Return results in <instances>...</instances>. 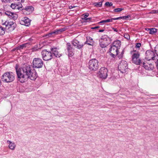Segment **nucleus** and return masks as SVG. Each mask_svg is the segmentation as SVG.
<instances>
[{
    "mask_svg": "<svg viewBox=\"0 0 158 158\" xmlns=\"http://www.w3.org/2000/svg\"><path fill=\"white\" fill-rule=\"evenodd\" d=\"M15 70L18 81L23 83L28 78L34 80L37 77V74L35 70H32L30 65H25L23 67L18 68L17 64L15 66Z\"/></svg>",
    "mask_w": 158,
    "mask_h": 158,
    "instance_id": "1",
    "label": "nucleus"
},
{
    "mask_svg": "<svg viewBox=\"0 0 158 158\" xmlns=\"http://www.w3.org/2000/svg\"><path fill=\"white\" fill-rule=\"evenodd\" d=\"M15 79V74L11 72L5 73L1 76L2 81L6 83L13 82Z\"/></svg>",
    "mask_w": 158,
    "mask_h": 158,
    "instance_id": "2",
    "label": "nucleus"
},
{
    "mask_svg": "<svg viewBox=\"0 0 158 158\" xmlns=\"http://www.w3.org/2000/svg\"><path fill=\"white\" fill-rule=\"evenodd\" d=\"M99 62L96 58L90 60L87 64V66L90 71L94 72L99 68Z\"/></svg>",
    "mask_w": 158,
    "mask_h": 158,
    "instance_id": "3",
    "label": "nucleus"
},
{
    "mask_svg": "<svg viewBox=\"0 0 158 158\" xmlns=\"http://www.w3.org/2000/svg\"><path fill=\"white\" fill-rule=\"evenodd\" d=\"M118 70L122 73H126L128 69L127 62L124 60H122L118 65Z\"/></svg>",
    "mask_w": 158,
    "mask_h": 158,
    "instance_id": "4",
    "label": "nucleus"
},
{
    "mask_svg": "<svg viewBox=\"0 0 158 158\" xmlns=\"http://www.w3.org/2000/svg\"><path fill=\"white\" fill-rule=\"evenodd\" d=\"M43 61L39 58H35L32 62V67L34 68L40 69L43 67Z\"/></svg>",
    "mask_w": 158,
    "mask_h": 158,
    "instance_id": "5",
    "label": "nucleus"
},
{
    "mask_svg": "<svg viewBox=\"0 0 158 158\" xmlns=\"http://www.w3.org/2000/svg\"><path fill=\"white\" fill-rule=\"evenodd\" d=\"M43 59L46 61L51 60L52 58V54L51 51H47V49L42 50L41 52Z\"/></svg>",
    "mask_w": 158,
    "mask_h": 158,
    "instance_id": "6",
    "label": "nucleus"
},
{
    "mask_svg": "<svg viewBox=\"0 0 158 158\" xmlns=\"http://www.w3.org/2000/svg\"><path fill=\"white\" fill-rule=\"evenodd\" d=\"M139 56L140 53L138 52L133 53L132 56V63L136 65H140L142 62L141 60L139 59Z\"/></svg>",
    "mask_w": 158,
    "mask_h": 158,
    "instance_id": "7",
    "label": "nucleus"
},
{
    "mask_svg": "<svg viewBox=\"0 0 158 158\" xmlns=\"http://www.w3.org/2000/svg\"><path fill=\"white\" fill-rule=\"evenodd\" d=\"M145 56V58L147 60H155L157 59V58L156 57L154 52L150 50H148L146 51Z\"/></svg>",
    "mask_w": 158,
    "mask_h": 158,
    "instance_id": "8",
    "label": "nucleus"
},
{
    "mask_svg": "<svg viewBox=\"0 0 158 158\" xmlns=\"http://www.w3.org/2000/svg\"><path fill=\"white\" fill-rule=\"evenodd\" d=\"M108 69L105 67H102L99 71L98 74L99 78L106 79L107 77Z\"/></svg>",
    "mask_w": 158,
    "mask_h": 158,
    "instance_id": "9",
    "label": "nucleus"
},
{
    "mask_svg": "<svg viewBox=\"0 0 158 158\" xmlns=\"http://www.w3.org/2000/svg\"><path fill=\"white\" fill-rule=\"evenodd\" d=\"M2 25H5L6 27L8 29H10L9 30L10 31H13L15 28L16 24L15 23L13 22H8L6 21L4 23H2Z\"/></svg>",
    "mask_w": 158,
    "mask_h": 158,
    "instance_id": "10",
    "label": "nucleus"
},
{
    "mask_svg": "<svg viewBox=\"0 0 158 158\" xmlns=\"http://www.w3.org/2000/svg\"><path fill=\"white\" fill-rule=\"evenodd\" d=\"M5 14L6 15H7L9 18L12 19L14 20L17 19L18 17V15L17 14L14 12H11L9 11H6L5 12Z\"/></svg>",
    "mask_w": 158,
    "mask_h": 158,
    "instance_id": "11",
    "label": "nucleus"
},
{
    "mask_svg": "<svg viewBox=\"0 0 158 158\" xmlns=\"http://www.w3.org/2000/svg\"><path fill=\"white\" fill-rule=\"evenodd\" d=\"M66 48L68 52V56L69 57L73 56L74 54L73 52L74 49L72 47L71 44L68 43L66 44Z\"/></svg>",
    "mask_w": 158,
    "mask_h": 158,
    "instance_id": "12",
    "label": "nucleus"
},
{
    "mask_svg": "<svg viewBox=\"0 0 158 158\" xmlns=\"http://www.w3.org/2000/svg\"><path fill=\"white\" fill-rule=\"evenodd\" d=\"M72 44L74 46L79 49L82 48L84 45V44L81 43L77 40H74L72 41Z\"/></svg>",
    "mask_w": 158,
    "mask_h": 158,
    "instance_id": "13",
    "label": "nucleus"
},
{
    "mask_svg": "<svg viewBox=\"0 0 158 158\" xmlns=\"http://www.w3.org/2000/svg\"><path fill=\"white\" fill-rule=\"evenodd\" d=\"M31 20L27 17H24L23 19L19 21L20 23L22 25L28 26L30 24Z\"/></svg>",
    "mask_w": 158,
    "mask_h": 158,
    "instance_id": "14",
    "label": "nucleus"
},
{
    "mask_svg": "<svg viewBox=\"0 0 158 158\" xmlns=\"http://www.w3.org/2000/svg\"><path fill=\"white\" fill-rule=\"evenodd\" d=\"M111 40L110 38H108V41H101L99 40V44L100 46L102 48L106 47L111 42Z\"/></svg>",
    "mask_w": 158,
    "mask_h": 158,
    "instance_id": "15",
    "label": "nucleus"
},
{
    "mask_svg": "<svg viewBox=\"0 0 158 158\" xmlns=\"http://www.w3.org/2000/svg\"><path fill=\"white\" fill-rule=\"evenodd\" d=\"M50 50L52 55H53L56 57H60L61 56V54L59 53L58 51V49L56 48H51Z\"/></svg>",
    "mask_w": 158,
    "mask_h": 158,
    "instance_id": "16",
    "label": "nucleus"
},
{
    "mask_svg": "<svg viewBox=\"0 0 158 158\" xmlns=\"http://www.w3.org/2000/svg\"><path fill=\"white\" fill-rule=\"evenodd\" d=\"M84 44H87L89 45H93L94 41L93 39L90 37H87L86 41L85 42Z\"/></svg>",
    "mask_w": 158,
    "mask_h": 158,
    "instance_id": "17",
    "label": "nucleus"
},
{
    "mask_svg": "<svg viewBox=\"0 0 158 158\" xmlns=\"http://www.w3.org/2000/svg\"><path fill=\"white\" fill-rule=\"evenodd\" d=\"M118 49H119V48L116 47V46H114L111 45L110 49V52L116 53V55H118Z\"/></svg>",
    "mask_w": 158,
    "mask_h": 158,
    "instance_id": "18",
    "label": "nucleus"
},
{
    "mask_svg": "<svg viewBox=\"0 0 158 158\" xmlns=\"http://www.w3.org/2000/svg\"><path fill=\"white\" fill-rule=\"evenodd\" d=\"M131 15H129L127 16H120L118 17L114 18H113V20H116L122 19H125L126 20H128L130 19L129 18L131 17Z\"/></svg>",
    "mask_w": 158,
    "mask_h": 158,
    "instance_id": "19",
    "label": "nucleus"
},
{
    "mask_svg": "<svg viewBox=\"0 0 158 158\" xmlns=\"http://www.w3.org/2000/svg\"><path fill=\"white\" fill-rule=\"evenodd\" d=\"M21 9L25 10L30 13L32 12L34 10V7L31 6H26L24 9L21 8Z\"/></svg>",
    "mask_w": 158,
    "mask_h": 158,
    "instance_id": "20",
    "label": "nucleus"
},
{
    "mask_svg": "<svg viewBox=\"0 0 158 158\" xmlns=\"http://www.w3.org/2000/svg\"><path fill=\"white\" fill-rule=\"evenodd\" d=\"M10 7L13 9H17L20 10H22L21 8H22V7L18 6V5H17L16 2L12 3L10 5Z\"/></svg>",
    "mask_w": 158,
    "mask_h": 158,
    "instance_id": "21",
    "label": "nucleus"
},
{
    "mask_svg": "<svg viewBox=\"0 0 158 158\" xmlns=\"http://www.w3.org/2000/svg\"><path fill=\"white\" fill-rule=\"evenodd\" d=\"M121 43L120 40H117L114 41L112 44V45L115 46H116V47L120 48L121 46Z\"/></svg>",
    "mask_w": 158,
    "mask_h": 158,
    "instance_id": "22",
    "label": "nucleus"
},
{
    "mask_svg": "<svg viewBox=\"0 0 158 158\" xmlns=\"http://www.w3.org/2000/svg\"><path fill=\"white\" fill-rule=\"evenodd\" d=\"M143 67L146 69L149 70H152V67L150 66H151L152 65L151 64H148L145 62H143Z\"/></svg>",
    "mask_w": 158,
    "mask_h": 158,
    "instance_id": "23",
    "label": "nucleus"
},
{
    "mask_svg": "<svg viewBox=\"0 0 158 158\" xmlns=\"http://www.w3.org/2000/svg\"><path fill=\"white\" fill-rule=\"evenodd\" d=\"M7 142L9 143V148L12 150H14L15 147V143L9 140H8Z\"/></svg>",
    "mask_w": 158,
    "mask_h": 158,
    "instance_id": "24",
    "label": "nucleus"
},
{
    "mask_svg": "<svg viewBox=\"0 0 158 158\" xmlns=\"http://www.w3.org/2000/svg\"><path fill=\"white\" fill-rule=\"evenodd\" d=\"M67 29L65 27H63L59 29H56L55 30L56 35L60 34L62 32L65 31Z\"/></svg>",
    "mask_w": 158,
    "mask_h": 158,
    "instance_id": "25",
    "label": "nucleus"
},
{
    "mask_svg": "<svg viewBox=\"0 0 158 158\" xmlns=\"http://www.w3.org/2000/svg\"><path fill=\"white\" fill-rule=\"evenodd\" d=\"M28 44H30V43H26L20 45L17 47V50H21L23 49L24 48H25Z\"/></svg>",
    "mask_w": 158,
    "mask_h": 158,
    "instance_id": "26",
    "label": "nucleus"
},
{
    "mask_svg": "<svg viewBox=\"0 0 158 158\" xmlns=\"http://www.w3.org/2000/svg\"><path fill=\"white\" fill-rule=\"evenodd\" d=\"M113 18H112L111 19H108L106 20H102L101 21L99 22L98 23L100 24V23H104L110 22H112V20H113Z\"/></svg>",
    "mask_w": 158,
    "mask_h": 158,
    "instance_id": "27",
    "label": "nucleus"
},
{
    "mask_svg": "<svg viewBox=\"0 0 158 158\" xmlns=\"http://www.w3.org/2000/svg\"><path fill=\"white\" fill-rule=\"evenodd\" d=\"M5 32V29L0 25V35H3Z\"/></svg>",
    "mask_w": 158,
    "mask_h": 158,
    "instance_id": "28",
    "label": "nucleus"
},
{
    "mask_svg": "<svg viewBox=\"0 0 158 158\" xmlns=\"http://www.w3.org/2000/svg\"><path fill=\"white\" fill-rule=\"evenodd\" d=\"M108 38H109L107 35H104L101 37L100 40L103 41H108Z\"/></svg>",
    "mask_w": 158,
    "mask_h": 158,
    "instance_id": "29",
    "label": "nucleus"
},
{
    "mask_svg": "<svg viewBox=\"0 0 158 158\" xmlns=\"http://www.w3.org/2000/svg\"><path fill=\"white\" fill-rule=\"evenodd\" d=\"M55 32H55V31H53L52 32H50L48 34H46L45 35V36L48 37H51L52 36H53L54 35H56Z\"/></svg>",
    "mask_w": 158,
    "mask_h": 158,
    "instance_id": "30",
    "label": "nucleus"
},
{
    "mask_svg": "<svg viewBox=\"0 0 158 158\" xmlns=\"http://www.w3.org/2000/svg\"><path fill=\"white\" fill-rule=\"evenodd\" d=\"M157 29L155 28H150V31L149 32V33L150 34H153L155 33H156L157 31Z\"/></svg>",
    "mask_w": 158,
    "mask_h": 158,
    "instance_id": "31",
    "label": "nucleus"
},
{
    "mask_svg": "<svg viewBox=\"0 0 158 158\" xmlns=\"http://www.w3.org/2000/svg\"><path fill=\"white\" fill-rule=\"evenodd\" d=\"M95 6L97 7H101L102 5V2H95L94 3Z\"/></svg>",
    "mask_w": 158,
    "mask_h": 158,
    "instance_id": "32",
    "label": "nucleus"
},
{
    "mask_svg": "<svg viewBox=\"0 0 158 158\" xmlns=\"http://www.w3.org/2000/svg\"><path fill=\"white\" fill-rule=\"evenodd\" d=\"M123 10V8H117L114 9V11L115 12H120L122 11Z\"/></svg>",
    "mask_w": 158,
    "mask_h": 158,
    "instance_id": "33",
    "label": "nucleus"
},
{
    "mask_svg": "<svg viewBox=\"0 0 158 158\" xmlns=\"http://www.w3.org/2000/svg\"><path fill=\"white\" fill-rule=\"evenodd\" d=\"M105 5L108 7H110L113 6V3L112 2H106L105 3Z\"/></svg>",
    "mask_w": 158,
    "mask_h": 158,
    "instance_id": "34",
    "label": "nucleus"
},
{
    "mask_svg": "<svg viewBox=\"0 0 158 158\" xmlns=\"http://www.w3.org/2000/svg\"><path fill=\"white\" fill-rule=\"evenodd\" d=\"M89 15V14L88 13H86L85 14H83L82 15V16H83L84 18H82V19L83 20H85L87 18V17H88Z\"/></svg>",
    "mask_w": 158,
    "mask_h": 158,
    "instance_id": "35",
    "label": "nucleus"
},
{
    "mask_svg": "<svg viewBox=\"0 0 158 158\" xmlns=\"http://www.w3.org/2000/svg\"><path fill=\"white\" fill-rule=\"evenodd\" d=\"M154 51L155 53L157 56V58H158V45L155 47Z\"/></svg>",
    "mask_w": 158,
    "mask_h": 158,
    "instance_id": "36",
    "label": "nucleus"
},
{
    "mask_svg": "<svg viewBox=\"0 0 158 158\" xmlns=\"http://www.w3.org/2000/svg\"><path fill=\"white\" fill-rule=\"evenodd\" d=\"M124 37L127 40H129L130 39L129 35L127 33H125L124 34Z\"/></svg>",
    "mask_w": 158,
    "mask_h": 158,
    "instance_id": "37",
    "label": "nucleus"
},
{
    "mask_svg": "<svg viewBox=\"0 0 158 158\" xmlns=\"http://www.w3.org/2000/svg\"><path fill=\"white\" fill-rule=\"evenodd\" d=\"M124 49H123V50L122 51V52L121 54L120 55H118V58L119 59H121L123 57V54H124Z\"/></svg>",
    "mask_w": 158,
    "mask_h": 158,
    "instance_id": "38",
    "label": "nucleus"
},
{
    "mask_svg": "<svg viewBox=\"0 0 158 158\" xmlns=\"http://www.w3.org/2000/svg\"><path fill=\"white\" fill-rule=\"evenodd\" d=\"M38 49V46L37 45H35L33 47L31 50L32 52L35 51L37 50Z\"/></svg>",
    "mask_w": 158,
    "mask_h": 158,
    "instance_id": "39",
    "label": "nucleus"
},
{
    "mask_svg": "<svg viewBox=\"0 0 158 158\" xmlns=\"http://www.w3.org/2000/svg\"><path fill=\"white\" fill-rule=\"evenodd\" d=\"M2 1L5 3H10L14 1V0H2Z\"/></svg>",
    "mask_w": 158,
    "mask_h": 158,
    "instance_id": "40",
    "label": "nucleus"
},
{
    "mask_svg": "<svg viewBox=\"0 0 158 158\" xmlns=\"http://www.w3.org/2000/svg\"><path fill=\"white\" fill-rule=\"evenodd\" d=\"M110 56L113 58H115L116 56L117 55H116V53L114 54V53H113V52H110Z\"/></svg>",
    "mask_w": 158,
    "mask_h": 158,
    "instance_id": "41",
    "label": "nucleus"
},
{
    "mask_svg": "<svg viewBox=\"0 0 158 158\" xmlns=\"http://www.w3.org/2000/svg\"><path fill=\"white\" fill-rule=\"evenodd\" d=\"M92 19V18H86V19H85V22H89V21H91Z\"/></svg>",
    "mask_w": 158,
    "mask_h": 158,
    "instance_id": "42",
    "label": "nucleus"
},
{
    "mask_svg": "<svg viewBox=\"0 0 158 158\" xmlns=\"http://www.w3.org/2000/svg\"><path fill=\"white\" fill-rule=\"evenodd\" d=\"M141 45L140 43H137L136 44L135 47L136 48H139L140 47Z\"/></svg>",
    "mask_w": 158,
    "mask_h": 158,
    "instance_id": "43",
    "label": "nucleus"
},
{
    "mask_svg": "<svg viewBox=\"0 0 158 158\" xmlns=\"http://www.w3.org/2000/svg\"><path fill=\"white\" fill-rule=\"evenodd\" d=\"M100 27L99 26H96V27H91V29H97V28H99Z\"/></svg>",
    "mask_w": 158,
    "mask_h": 158,
    "instance_id": "44",
    "label": "nucleus"
},
{
    "mask_svg": "<svg viewBox=\"0 0 158 158\" xmlns=\"http://www.w3.org/2000/svg\"><path fill=\"white\" fill-rule=\"evenodd\" d=\"M21 2H18L17 3V5H18V6H21L22 7V6Z\"/></svg>",
    "mask_w": 158,
    "mask_h": 158,
    "instance_id": "45",
    "label": "nucleus"
},
{
    "mask_svg": "<svg viewBox=\"0 0 158 158\" xmlns=\"http://www.w3.org/2000/svg\"><path fill=\"white\" fill-rule=\"evenodd\" d=\"M157 59V60L156 62V67H157V68L158 69V58Z\"/></svg>",
    "mask_w": 158,
    "mask_h": 158,
    "instance_id": "46",
    "label": "nucleus"
},
{
    "mask_svg": "<svg viewBox=\"0 0 158 158\" xmlns=\"http://www.w3.org/2000/svg\"><path fill=\"white\" fill-rule=\"evenodd\" d=\"M112 30H114V31L116 32H117L118 31V30H117V29L115 28H114L113 27H112Z\"/></svg>",
    "mask_w": 158,
    "mask_h": 158,
    "instance_id": "47",
    "label": "nucleus"
},
{
    "mask_svg": "<svg viewBox=\"0 0 158 158\" xmlns=\"http://www.w3.org/2000/svg\"><path fill=\"white\" fill-rule=\"evenodd\" d=\"M24 0H15V1H19L20 2H23Z\"/></svg>",
    "mask_w": 158,
    "mask_h": 158,
    "instance_id": "48",
    "label": "nucleus"
},
{
    "mask_svg": "<svg viewBox=\"0 0 158 158\" xmlns=\"http://www.w3.org/2000/svg\"><path fill=\"white\" fill-rule=\"evenodd\" d=\"M150 28H145V30L147 31H150Z\"/></svg>",
    "mask_w": 158,
    "mask_h": 158,
    "instance_id": "49",
    "label": "nucleus"
},
{
    "mask_svg": "<svg viewBox=\"0 0 158 158\" xmlns=\"http://www.w3.org/2000/svg\"><path fill=\"white\" fill-rule=\"evenodd\" d=\"M104 31V29L99 30L98 31V32H102Z\"/></svg>",
    "mask_w": 158,
    "mask_h": 158,
    "instance_id": "50",
    "label": "nucleus"
},
{
    "mask_svg": "<svg viewBox=\"0 0 158 158\" xmlns=\"http://www.w3.org/2000/svg\"><path fill=\"white\" fill-rule=\"evenodd\" d=\"M153 13L154 14H156V13H158V10H155V11H154Z\"/></svg>",
    "mask_w": 158,
    "mask_h": 158,
    "instance_id": "51",
    "label": "nucleus"
},
{
    "mask_svg": "<svg viewBox=\"0 0 158 158\" xmlns=\"http://www.w3.org/2000/svg\"><path fill=\"white\" fill-rule=\"evenodd\" d=\"M69 9H72L73 8V6L72 5L69 6Z\"/></svg>",
    "mask_w": 158,
    "mask_h": 158,
    "instance_id": "52",
    "label": "nucleus"
},
{
    "mask_svg": "<svg viewBox=\"0 0 158 158\" xmlns=\"http://www.w3.org/2000/svg\"><path fill=\"white\" fill-rule=\"evenodd\" d=\"M136 52V50H133V51H131V52Z\"/></svg>",
    "mask_w": 158,
    "mask_h": 158,
    "instance_id": "53",
    "label": "nucleus"
},
{
    "mask_svg": "<svg viewBox=\"0 0 158 158\" xmlns=\"http://www.w3.org/2000/svg\"><path fill=\"white\" fill-rule=\"evenodd\" d=\"M29 40H30V41H31V40H32V39H31V38H30V39H29Z\"/></svg>",
    "mask_w": 158,
    "mask_h": 158,
    "instance_id": "54",
    "label": "nucleus"
},
{
    "mask_svg": "<svg viewBox=\"0 0 158 158\" xmlns=\"http://www.w3.org/2000/svg\"><path fill=\"white\" fill-rule=\"evenodd\" d=\"M73 8H74V7H76V6H73Z\"/></svg>",
    "mask_w": 158,
    "mask_h": 158,
    "instance_id": "55",
    "label": "nucleus"
},
{
    "mask_svg": "<svg viewBox=\"0 0 158 158\" xmlns=\"http://www.w3.org/2000/svg\"><path fill=\"white\" fill-rule=\"evenodd\" d=\"M115 7V6H113V8H114Z\"/></svg>",
    "mask_w": 158,
    "mask_h": 158,
    "instance_id": "56",
    "label": "nucleus"
}]
</instances>
